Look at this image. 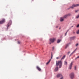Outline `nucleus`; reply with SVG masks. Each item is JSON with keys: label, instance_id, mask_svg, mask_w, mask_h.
<instances>
[{"label": "nucleus", "instance_id": "nucleus-32", "mask_svg": "<svg viewBox=\"0 0 79 79\" xmlns=\"http://www.w3.org/2000/svg\"><path fill=\"white\" fill-rule=\"evenodd\" d=\"M73 34H75V32L74 31H73Z\"/></svg>", "mask_w": 79, "mask_h": 79}, {"label": "nucleus", "instance_id": "nucleus-6", "mask_svg": "<svg viewBox=\"0 0 79 79\" xmlns=\"http://www.w3.org/2000/svg\"><path fill=\"white\" fill-rule=\"evenodd\" d=\"M71 16V14H68L64 15L63 17L64 19H65V18H66L69 17V16Z\"/></svg>", "mask_w": 79, "mask_h": 79}, {"label": "nucleus", "instance_id": "nucleus-5", "mask_svg": "<svg viewBox=\"0 0 79 79\" xmlns=\"http://www.w3.org/2000/svg\"><path fill=\"white\" fill-rule=\"evenodd\" d=\"M79 6V4H77L76 5L73 4L72 6H71L70 7V8L72 9L74 8V7H76L77 6Z\"/></svg>", "mask_w": 79, "mask_h": 79}, {"label": "nucleus", "instance_id": "nucleus-18", "mask_svg": "<svg viewBox=\"0 0 79 79\" xmlns=\"http://www.w3.org/2000/svg\"><path fill=\"white\" fill-rule=\"evenodd\" d=\"M74 70H77V68L76 66H74Z\"/></svg>", "mask_w": 79, "mask_h": 79}, {"label": "nucleus", "instance_id": "nucleus-37", "mask_svg": "<svg viewBox=\"0 0 79 79\" xmlns=\"http://www.w3.org/2000/svg\"><path fill=\"white\" fill-rule=\"evenodd\" d=\"M59 29H60V28H59Z\"/></svg>", "mask_w": 79, "mask_h": 79}, {"label": "nucleus", "instance_id": "nucleus-25", "mask_svg": "<svg viewBox=\"0 0 79 79\" xmlns=\"http://www.w3.org/2000/svg\"><path fill=\"white\" fill-rule=\"evenodd\" d=\"M18 43L19 44L21 43V42L20 41H18Z\"/></svg>", "mask_w": 79, "mask_h": 79}, {"label": "nucleus", "instance_id": "nucleus-26", "mask_svg": "<svg viewBox=\"0 0 79 79\" xmlns=\"http://www.w3.org/2000/svg\"><path fill=\"white\" fill-rule=\"evenodd\" d=\"M77 27H79V24H78L77 26Z\"/></svg>", "mask_w": 79, "mask_h": 79}, {"label": "nucleus", "instance_id": "nucleus-7", "mask_svg": "<svg viewBox=\"0 0 79 79\" xmlns=\"http://www.w3.org/2000/svg\"><path fill=\"white\" fill-rule=\"evenodd\" d=\"M73 62H72L71 63L70 65L69 66V69H71V68H72V66H73Z\"/></svg>", "mask_w": 79, "mask_h": 79}, {"label": "nucleus", "instance_id": "nucleus-28", "mask_svg": "<svg viewBox=\"0 0 79 79\" xmlns=\"http://www.w3.org/2000/svg\"><path fill=\"white\" fill-rule=\"evenodd\" d=\"M78 45V44H76V47H77V45Z\"/></svg>", "mask_w": 79, "mask_h": 79}, {"label": "nucleus", "instance_id": "nucleus-10", "mask_svg": "<svg viewBox=\"0 0 79 79\" xmlns=\"http://www.w3.org/2000/svg\"><path fill=\"white\" fill-rule=\"evenodd\" d=\"M55 71H58V67H56L54 69Z\"/></svg>", "mask_w": 79, "mask_h": 79}, {"label": "nucleus", "instance_id": "nucleus-15", "mask_svg": "<svg viewBox=\"0 0 79 79\" xmlns=\"http://www.w3.org/2000/svg\"><path fill=\"white\" fill-rule=\"evenodd\" d=\"M75 38H76V37L73 36V37H72L71 38V39H72L73 40L74 39H75Z\"/></svg>", "mask_w": 79, "mask_h": 79}, {"label": "nucleus", "instance_id": "nucleus-22", "mask_svg": "<svg viewBox=\"0 0 79 79\" xmlns=\"http://www.w3.org/2000/svg\"><path fill=\"white\" fill-rule=\"evenodd\" d=\"M77 34H79V30H78V31L77 32Z\"/></svg>", "mask_w": 79, "mask_h": 79}, {"label": "nucleus", "instance_id": "nucleus-24", "mask_svg": "<svg viewBox=\"0 0 79 79\" xmlns=\"http://www.w3.org/2000/svg\"><path fill=\"white\" fill-rule=\"evenodd\" d=\"M77 58H79V56H78L76 58L75 60H76Z\"/></svg>", "mask_w": 79, "mask_h": 79}, {"label": "nucleus", "instance_id": "nucleus-8", "mask_svg": "<svg viewBox=\"0 0 79 79\" xmlns=\"http://www.w3.org/2000/svg\"><path fill=\"white\" fill-rule=\"evenodd\" d=\"M5 19H2V20L1 21H0V24H3V23H5Z\"/></svg>", "mask_w": 79, "mask_h": 79}, {"label": "nucleus", "instance_id": "nucleus-9", "mask_svg": "<svg viewBox=\"0 0 79 79\" xmlns=\"http://www.w3.org/2000/svg\"><path fill=\"white\" fill-rule=\"evenodd\" d=\"M11 24V21L10 20L7 24V27H8L9 26H10V25Z\"/></svg>", "mask_w": 79, "mask_h": 79}, {"label": "nucleus", "instance_id": "nucleus-12", "mask_svg": "<svg viewBox=\"0 0 79 79\" xmlns=\"http://www.w3.org/2000/svg\"><path fill=\"white\" fill-rule=\"evenodd\" d=\"M64 19L63 17H61L60 19V21L61 22L63 21H64Z\"/></svg>", "mask_w": 79, "mask_h": 79}, {"label": "nucleus", "instance_id": "nucleus-13", "mask_svg": "<svg viewBox=\"0 0 79 79\" xmlns=\"http://www.w3.org/2000/svg\"><path fill=\"white\" fill-rule=\"evenodd\" d=\"M79 18V14L78 15H77L76 17V18L77 19H78V18Z\"/></svg>", "mask_w": 79, "mask_h": 79}, {"label": "nucleus", "instance_id": "nucleus-17", "mask_svg": "<svg viewBox=\"0 0 79 79\" xmlns=\"http://www.w3.org/2000/svg\"><path fill=\"white\" fill-rule=\"evenodd\" d=\"M50 61H51V59H50L49 61L47 63H46V64H48V63L50 62Z\"/></svg>", "mask_w": 79, "mask_h": 79}, {"label": "nucleus", "instance_id": "nucleus-16", "mask_svg": "<svg viewBox=\"0 0 79 79\" xmlns=\"http://www.w3.org/2000/svg\"><path fill=\"white\" fill-rule=\"evenodd\" d=\"M69 45L68 44H67L66 45V46H65V48H67V47H68L69 46Z\"/></svg>", "mask_w": 79, "mask_h": 79}, {"label": "nucleus", "instance_id": "nucleus-20", "mask_svg": "<svg viewBox=\"0 0 79 79\" xmlns=\"http://www.w3.org/2000/svg\"><path fill=\"white\" fill-rule=\"evenodd\" d=\"M52 58H53V54H52V52L51 53V59H52Z\"/></svg>", "mask_w": 79, "mask_h": 79}, {"label": "nucleus", "instance_id": "nucleus-3", "mask_svg": "<svg viewBox=\"0 0 79 79\" xmlns=\"http://www.w3.org/2000/svg\"><path fill=\"white\" fill-rule=\"evenodd\" d=\"M70 78L71 79H73L74 77V73H71L69 75Z\"/></svg>", "mask_w": 79, "mask_h": 79}, {"label": "nucleus", "instance_id": "nucleus-30", "mask_svg": "<svg viewBox=\"0 0 79 79\" xmlns=\"http://www.w3.org/2000/svg\"><path fill=\"white\" fill-rule=\"evenodd\" d=\"M61 56H62V55H60V56H59V58H61Z\"/></svg>", "mask_w": 79, "mask_h": 79}, {"label": "nucleus", "instance_id": "nucleus-14", "mask_svg": "<svg viewBox=\"0 0 79 79\" xmlns=\"http://www.w3.org/2000/svg\"><path fill=\"white\" fill-rule=\"evenodd\" d=\"M76 50H77V48L76 49L74 50V51L72 52L71 53V55H72V54H73V53H74V52H76Z\"/></svg>", "mask_w": 79, "mask_h": 79}, {"label": "nucleus", "instance_id": "nucleus-29", "mask_svg": "<svg viewBox=\"0 0 79 79\" xmlns=\"http://www.w3.org/2000/svg\"><path fill=\"white\" fill-rule=\"evenodd\" d=\"M60 58V57H57L56 58V59H59Z\"/></svg>", "mask_w": 79, "mask_h": 79}, {"label": "nucleus", "instance_id": "nucleus-2", "mask_svg": "<svg viewBox=\"0 0 79 79\" xmlns=\"http://www.w3.org/2000/svg\"><path fill=\"white\" fill-rule=\"evenodd\" d=\"M56 77H57V78H59V77H60V79H61V78H62V79H63V75L61 74L60 73H58Z\"/></svg>", "mask_w": 79, "mask_h": 79}, {"label": "nucleus", "instance_id": "nucleus-21", "mask_svg": "<svg viewBox=\"0 0 79 79\" xmlns=\"http://www.w3.org/2000/svg\"><path fill=\"white\" fill-rule=\"evenodd\" d=\"M64 64L65 65H67V62H66V61L64 62Z\"/></svg>", "mask_w": 79, "mask_h": 79}, {"label": "nucleus", "instance_id": "nucleus-35", "mask_svg": "<svg viewBox=\"0 0 79 79\" xmlns=\"http://www.w3.org/2000/svg\"><path fill=\"white\" fill-rule=\"evenodd\" d=\"M49 44H51V43H50Z\"/></svg>", "mask_w": 79, "mask_h": 79}, {"label": "nucleus", "instance_id": "nucleus-23", "mask_svg": "<svg viewBox=\"0 0 79 79\" xmlns=\"http://www.w3.org/2000/svg\"><path fill=\"white\" fill-rule=\"evenodd\" d=\"M68 31H67V32H66L65 34V36H66V34H67V32H68Z\"/></svg>", "mask_w": 79, "mask_h": 79}, {"label": "nucleus", "instance_id": "nucleus-34", "mask_svg": "<svg viewBox=\"0 0 79 79\" xmlns=\"http://www.w3.org/2000/svg\"><path fill=\"white\" fill-rule=\"evenodd\" d=\"M54 49V47H52V49L53 50Z\"/></svg>", "mask_w": 79, "mask_h": 79}, {"label": "nucleus", "instance_id": "nucleus-36", "mask_svg": "<svg viewBox=\"0 0 79 79\" xmlns=\"http://www.w3.org/2000/svg\"><path fill=\"white\" fill-rule=\"evenodd\" d=\"M73 27V26H72L71 27Z\"/></svg>", "mask_w": 79, "mask_h": 79}, {"label": "nucleus", "instance_id": "nucleus-4", "mask_svg": "<svg viewBox=\"0 0 79 79\" xmlns=\"http://www.w3.org/2000/svg\"><path fill=\"white\" fill-rule=\"evenodd\" d=\"M56 40V39L55 38H51L50 39V41L52 43H53Z\"/></svg>", "mask_w": 79, "mask_h": 79}, {"label": "nucleus", "instance_id": "nucleus-31", "mask_svg": "<svg viewBox=\"0 0 79 79\" xmlns=\"http://www.w3.org/2000/svg\"><path fill=\"white\" fill-rule=\"evenodd\" d=\"M56 28H58V26H57L56 27Z\"/></svg>", "mask_w": 79, "mask_h": 79}, {"label": "nucleus", "instance_id": "nucleus-27", "mask_svg": "<svg viewBox=\"0 0 79 79\" xmlns=\"http://www.w3.org/2000/svg\"><path fill=\"white\" fill-rule=\"evenodd\" d=\"M79 10H75V12H76V13H77V11H78Z\"/></svg>", "mask_w": 79, "mask_h": 79}, {"label": "nucleus", "instance_id": "nucleus-33", "mask_svg": "<svg viewBox=\"0 0 79 79\" xmlns=\"http://www.w3.org/2000/svg\"><path fill=\"white\" fill-rule=\"evenodd\" d=\"M69 53H70V52H68V54H69Z\"/></svg>", "mask_w": 79, "mask_h": 79}, {"label": "nucleus", "instance_id": "nucleus-11", "mask_svg": "<svg viewBox=\"0 0 79 79\" xmlns=\"http://www.w3.org/2000/svg\"><path fill=\"white\" fill-rule=\"evenodd\" d=\"M36 68L39 71H41V69H40L39 66H37L36 67Z\"/></svg>", "mask_w": 79, "mask_h": 79}, {"label": "nucleus", "instance_id": "nucleus-1", "mask_svg": "<svg viewBox=\"0 0 79 79\" xmlns=\"http://www.w3.org/2000/svg\"><path fill=\"white\" fill-rule=\"evenodd\" d=\"M65 57H66V56L64 55L61 58V60L60 61H56V66H59V68H61L62 66V61H61V60L64 59Z\"/></svg>", "mask_w": 79, "mask_h": 79}, {"label": "nucleus", "instance_id": "nucleus-19", "mask_svg": "<svg viewBox=\"0 0 79 79\" xmlns=\"http://www.w3.org/2000/svg\"><path fill=\"white\" fill-rule=\"evenodd\" d=\"M60 41H61V40H58L57 41V43H59L60 42Z\"/></svg>", "mask_w": 79, "mask_h": 79}]
</instances>
